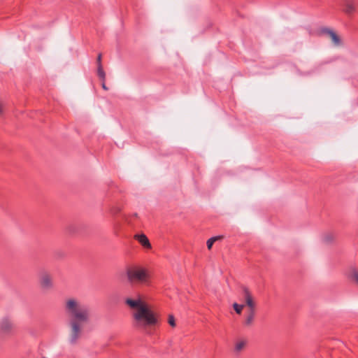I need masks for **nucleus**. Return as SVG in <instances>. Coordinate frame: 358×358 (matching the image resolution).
<instances>
[{
  "mask_svg": "<svg viewBox=\"0 0 358 358\" xmlns=\"http://www.w3.org/2000/svg\"><path fill=\"white\" fill-rule=\"evenodd\" d=\"M43 358H46V357H43Z\"/></svg>",
  "mask_w": 358,
  "mask_h": 358,
  "instance_id": "4be33fe9",
  "label": "nucleus"
},
{
  "mask_svg": "<svg viewBox=\"0 0 358 358\" xmlns=\"http://www.w3.org/2000/svg\"><path fill=\"white\" fill-rule=\"evenodd\" d=\"M322 32L328 35L335 45H339L341 44L339 36L333 30L326 28L322 29Z\"/></svg>",
  "mask_w": 358,
  "mask_h": 358,
  "instance_id": "9d476101",
  "label": "nucleus"
},
{
  "mask_svg": "<svg viewBox=\"0 0 358 358\" xmlns=\"http://www.w3.org/2000/svg\"><path fill=\"white\" fill-rule=\"evenodd\" d=\"M65 312L70 319L69 324L71 329L69 342L75 344L81 333L80 324L89 321L90 308L78 300L70 299L66 301Z\"/></svg>",
  "mask_w": 358,
  "mask_h": 358,
  "instance_id": "f03ea898",
  "label": "nucleus"
},
{
  "mask_svg": "<svg viewBox=\"0 0 358 358\" xmlns=\"http://www.w3.org/2000/svg\"><path fill=\"white\" fill-rule=\"evenodd\" d=\"M1 110H2V109H1V106H0V113L1 112Z\"/></svg>",
  "mask_w": 358,
  "mask_h": 358,
  "instance_id": "412c9836",
  "label": "nucleus"
},
{
  "mask_svg": "<svg viewBox=\"0 0 358 358\" xmlns=\"http://www.w3.org/2000/svg\"><path fill=\"white\" fill-rule=\"evenodd\" d=\"M96 64H97V66H102V64H101V54H99L97 56Z\"/></svg>",
  "mask_w": 358,
  "mask_h": 358,
  "instance_id": "a211bd4d",
  "label": "nucleus"
},
{
  "mask_svg": "<svg viewBox=\"0 0 358 358\" xmlns=\"http://www.w3.org/2000/svg\"><path fill=\"white\" fill-rule=\"evenodd\" d=\"M127 276L130 282H147L150 278V273L145 268H134L127 271Z\"/></svg>",
  "mask_w": 358,
  "mask_h": 358,
  "instance_id": "7ed1b4c3",
  "label": "nucleus"
},
{
  "mask_svg": "<svg viewBox=\"0 0 358 358\" xmlns=\"http://www.w3.org/2000/svg\"><path fill=\"white\" fill-rule=\"evenodd\" d=\"M102 88L105 90H108V87H106L104 81H103V83H102Z\"/></svg>",
  "mask_w": 358,
  "mask_h": 358,
  "instance_id": "aec40b11",
  "label": "nucleus"
},
{
  "mask_svg": "<svg viewBox=\"0 0 358 358\" xmlns=\"http://www.w3.org/2000/svg\"><path fill=\"white\" fill-rule=\"evenodd\" d=\"M13 323L8 317H4L0 322V331L3 334H10L12 331Z\"/></svg>",
  "mask_w": 358,
  "mask_h": 358,
  "instance_id": "423d86ee",
  "label": "nucleus"
},
{
  "mask_svg": "<svg viewBox=\"0 0 358 358\" xmlns=\"http://www.w3.org/2000/svg\"><path fill=\"white\" fill-rule=\"evenodd\" d=\"M343 6V10L345 13L352 14L356 10L357 3L355 0H344Z\"/></svg>",
  "mask_w": 358,
  "mask_h": 358,
  "instance_id": "6e6552de",
  "label": "nucleus"
},
{
  "mask_svg": "<svg viewBox=\"0 0 358 358\" xmlns=\"http://www.w3.org/2000/svg\"><path fill=\"white\" fill-rule=\"evenodd\" d=\"M120 211V208L117 207L113 208L110 209V213L113 215L117 214Z\"/></svg>",
  "mask_w": 358,
  "mask_h": 358,
  "instance_id": "6ab92c4d",
  "label": "nucleus"
},
{
  "mask_svg": "<svg viewBox=\"0 0 358 358\" xmlns=\"http://www.w3.org/2000/svg\"><path fill=\"white\" fill-rule=\"evenodd\" d=\"M242 294L245 301V306H248V310H257V303L255 298L248 287H243L242 288Z\"/></svg>",
  "mask_w": 358,
  "mask_h": 358,
  "instance_id": "20e7f679",
  "label": "nucleus"
},
{
  "mask_svg": "<svg viewBox=\"0 0 358 358\" xmlns=\"http://www.w3.org/2000/svg\"><path fill=\"white\" fill-rule=\"evenodd\" d=\"M168 323L171 327H175L176 326L175 317L173 315H169Z\"/></svg>",
  "mask_w": 358,
  "mask_h": 358,
  "instance_id": "dca6fc26",
  "label": "nucleus"
},
{
  "mask_svg": "<svg viewBox=\"0 0 358 358\" xmlns=\"http://www.w3.org/2000/svg\"><path fill=\"white\" fill-rule=\"evenodd\" d=\"M97 75L99 76V78L102 80V81H105V79H106V73L103 69V66H97Z\"/></svg>",
  "mask_w": 358,
  "mask_h": 358,
  "instance_id": "4468645a",
  "label": "nucleus"
},
{
  "mask_svg": "<svg viewBox=\"0 0 358 358\" xmlns=\"http://www.w3.org/2000/svg\"><path fill=\"white\" fill-rule=\"evenodd\" d=\"M39 282L41 287L45 290L52 289L54 285L52 276L46 271L41 273Z\"/></svg>",
  "mask_w": 358,
  "mask_h": 358,
  "instance_id": "39448f33",
  "label": "nucleus"
},
{
  "mask_svg": "<svg viewBox=\"0 0 358 358\" xmlns=\"http://www.w3.org/2000/svg\"><path fill=\"white\" fill-rule=\"evenodd\" d=\"M137 217V214L135 213V214H133L131 216L129 217L128 218H127V221L128 222V223L131 225H132V220L133 219L136 218Z\"/></svg>",
  "mask_w": 358,
  "mask_h": 358,
  "instance_id": "f3484780",
  "label": "nucleus"
},
{
  "mask_svg": "<svg viewBox=\"0 0 358 358\" xmlns=\"http://www.w3.org/2000/svg\"><path fill=\"white\" fill-rule=\"evenodd\" d=\"M244 307V304H238L237 303L233 304V308L237 314H241Z\"/></svg>",
  "mask_w": 358,
  "mask_h": 358,
  "instance_id": "2eb2a0df",
  "label": "nucleus"
},
{
  "mask_svg": "<svg viewBox=\"0 0 358 358\" xmlns=\"http://www.w3.org/2000/svg\"><path fill=\"white\" fill-rule=\"evenodd\" d=\"M222 238L223 236H217L209 238L206 243L208 249L210 250L212 248L213 243L218 240L222 239Z\"/></svg>",
  "mask_w": 358,
  "mask_h": 358,
  "instance_id": "f8f14e48",
  "label": "nucleus"
},
{
  "mask_svg": "<svg viewBox=\"0 0 358 358\" xmlns=\"http://www.w3.org/2000/svg\"><path fill=\"white\" fill-rule=\"evenodd\" d=\"M247 341L244 339H240L236 341L235 344V351L238 352H241L246 345Z\"/></svg>",
  "mask_w": 358,
  "mask_h": 358,
  "instance_id": "9b49d317",
  "label": "nucleus"
},
{
  "mask_svg": "<svg viewBox=\"0 0 358 358\" xmlns=\"http://www.w3.org/2000/svg\"><path fill=\"white\" fill-rule=\"evenodd\" d=\"M134 238L141 245L144 249L148 250L151 248L150 241L144 234H136Z\"/></svg>",
  "mask_w": 358,
  "mask_h": 358,
  "instance_id": "0eeeda50",
  "label": "nucleus"
},
{
  "mask_svg": "<svg viewBox=\"0 0 358 358\" xmlns=\"http://www.w3.org/2000/svg\"><path fill=\"white\" fill-rule=\"evenodd\" d=\"M349 278L358 286V271L356 269L352 270Z\"/></svg>",
  "mask_w": 358,
  "mask_h": 358,
  "instance_id": "ddd939ff",
  "label": "nucleus"
},
{
  "mask_svg": "<svg viewBox=\"0 0 358 358\" xmlns=\"http://www.w3.org/2000/svg\"><path fill=\"white\" fill-rule=\"evenodd\" d=\"M125 303L131 310L133 327L145 334H151V329L157 324V315L150 306L140 296L136 299L127 298Z\"/></svg>",
  "mask_w": 358,
  "mask_h": 358,
  "instance_id": "f257e3e1",
  "label": "nucleus"
},
{
  "mask_svg": "<svg viewBox=\"0 0 358 358\" xmlns=\"http://www.w3.org/2000/svg\"><path fill=\"white\" fill-rule=\"evenodd\" d=\"M257 310H248L245 315L243 324L245 327H251L253 325Z\"/></svg>",
  "mask_w": 358,
  "mask_h": 358,
  "instance_id": "1a4fd4ad",
  "label": "nucleus"
}]
</instances>
